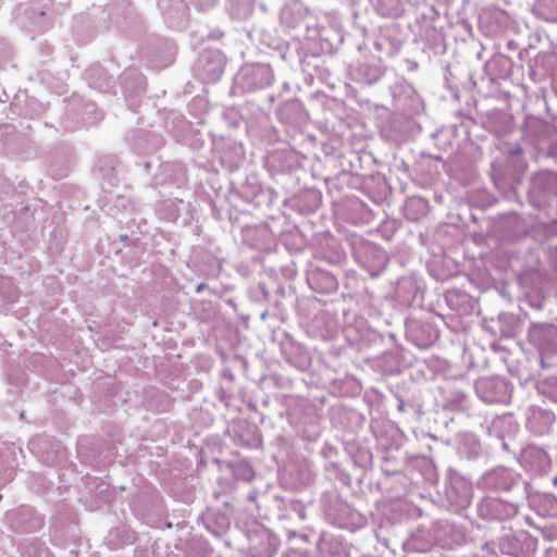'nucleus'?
Segmentation results:
<instances>
[{
  "label": "nucleus",
  "instance_id": "obj_3",
  "mask_svg": "<svg viewBox=\"0 0 557 557\" xmlns=\"http://www.w3.org/2000/svg\"><path fill=\"white\" fill-rule=\"evenodd\" d=\"M410 205H411V203H409V205L407 206V211H408L407 216H409V211H410L409 206H410Z\"/></svg>",
  "mask_w": 557,
  "mask_h": 557
},
{
  "label": "nucleus",
  "instance_id": "obj_2",
  "mask_svg": "<svg viewBox=\"0 0 557 557\" xmlns=\"http://www.w3.org/2000/svg\"><path fill=\"white\" fill-rule=\"evenodd\" d=\"M553 484L557 486V475L553 479Z\"/></svg>",
  "mask_w": 557,
  "mask_h": 557
},
{
  "label": "nucleus",
  "instance_id": "obj_1",
  "mask_svg": "<svg viewBox=\"0 0 557 557\" xmlns=\"http://www.w3.org/2000/svg\"><path fill=\"white\" fill-rule=\"evenodd\" d=\"M493 385H485V384H482V385H476V393L486 401V403H492L494 401V398L493 397H487L485 396V392L487 391L488 387H492Z\"/></svg>",
  "mask_w": 557,
  "mask_h": 557
}]
</instances>
